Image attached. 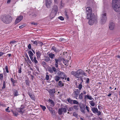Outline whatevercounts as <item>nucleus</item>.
Masks as SVG:
<instances>
[{
  "instance_id": "f257e3e1",
  "label": "nucleus",
  "mask_w": 120,
  "mask_h": 120,
  "mask_svg": "<svg viewBox=\"0 0 120 120\" xmlns=\"http://www.w3.org/2000/svg\"><path fill=\"white\" fill-rule=\"evenodd\" d=\"M86 10V18L87 19H90L89 21V24L90 25H93L95 22L97 21V18L95 16L94 13H92V10L90 7H87Z\"/></svg>"
},
{
  "instance_id": "f03ea898",
  "label": "nucleus",
  "mask_w": 120,
  "mask_h": 120,
  "mask_svg": "<svg viewBox=\"0 0 120 120\" xmlns=\"http://www.w3.org/2000/svg\"><path fill=\"white\" fill-rule=\"evenodd\" d=\"M1 21L5 24H9L12 21V18L10 15L6 14L2 15L0 16Z\"/></svg>"
},
{
  "instance_id": "7ed1b4c3",
  "label": "nucleus",
  "mask_w": 120,
  "mask_h": 120,
  "mask_svg": "<svg viewBox=\"0 0 120 120\" xmlns=\"http://www.w3.org/2000/svg\"><path fill=\"white\" fill-rule=\"evenodd\" d=\"M71 74L75 76L76 78H79L80 77V75H84L87 76V74L84 71L81 69H79L76 71H72L71 72Z\"/></svg>"
},
{
  "instance_id": "20e7f679",
  "label": "nucleus",
  "mask_w": 120,
  "mask_h": 120,
  "mask_svg": "<svg viewBox=\"0 0 120 120\" xmlns=\"http://www.w3.org/2000/svg\"><path fill=\"white\" fill-rule=\"evenodd\" d=\"M112 5L115 11H120V0H112Z\"/></svg>"
},
{
  "instance_id": "39448f33",
  "label": "nucleus",
  "mask_w": 120,
  "mask_h": 120,
  "mask_svg": "<svg viewBox=\"0 0 120 120\" xmlns=\"http://www.w3.org/2000/svg\"><path fill=\"white\" fill-rule=\"evenodd\" d=\"M58 10V7L56 5H54L52 9L51 15H55L57 13Z\"/></svg>"
},
{
  "instance_id": "423d86ee",
  "label": "nucleus",
  "mask_w": 120,
  "mask_h": 120,
  "mask_svg": "<svg viewBox=\"0 0 120 120\" xmlns=\"http://www.w3.org/2000/svg\"><path fill=\"white\" fill-rule=\"evenodd\" d=\"M67 112V110L65 108H63L59 109L58 110V113L60 115L62 114V112L64 113L66 112Z\"/></svg>"
},
{
  "instance_id": "0eeeda50",
  "label": "nucleus",
  "mask_w": 120,
  "mask_h": 120,
  "mask_svg": "<svg viewBox=\"0 0 120 120\" xmlns=\"http://www.w3.org/2000/svg\"><path fill=\"white\" fill-rule=\"evenodd\" d=\"M57 74L59 77H64L65 78V79H66L67 76L64 73L59 71L57 73Z\"/></svg>"
},
{
  "instance_id": "6e6552de",
  "label": "nucleus",
  "mask_w": 120,
  "mask_h": 120,
  "mask_svg": "<svg viewBox=\"0 0 120 120\" xmlns=\"http://www.w3.org/2000/svg\"><path fill=\"white\" fill-rule=\"evenodd\" d=\"M23 16L22 15H20L16 19L15 22V24H16L18 22H20L22 19Z\"/></svg>"
},
{
  "instance_id": "1a4fd4ad",
  "label": "nucleus",
  "mask_w": 120,
  "mask_h": 120,
  "mask_svg": "<svg viewBox=\"0 0 120 120\" xmlns=\"http://www.w3.org/2000/svg\"><path fill=\"white\" fill-rule=\"evenodd\" d=\"M45 1L46 6L48 8H49L52 3V0H45Z\"/></svg>"
},
{
  "instance_id": "9d476101",
  "label": "nucleus",
  "mask_w": 120,
  "mask_h": 120,
  "mask_svg": "<svg viewBox=\"0 0 120 120\" xmlns=\"http://www.w3.org/2000/svg\"><path fill=\"white\" fill-rule=\"evenodd\" d=\"M47 108L49 110L50 112L51 113L52 116L55 115V112L54 110L52 109V108L49 106H47Z\"/></svg>"
},
{
  "instance_id": "9b49d317",
  "label": "nucleus",
  "mask_w": 120,
  "mask_h": 120,
  "mask_svg": "<svg viewBox=\"0 0 120 120\" xmlns=\"http://www.w3.org/2000/svg\"><path fill=\"white\" fill-rule=\"evenodd\" d=\"M48 92L49 93L50 95L52 97H53L54 96V94L55 92V89H50L48 91Z\"/></svg>"
},
{
  "instance_id": "f8f14e48",
  "label": "nucleus",
  "mask_w": 120,
  "mask_h": 120,
  "mask_svg": "<svg viewBox=\"0 0 120 120\" xmlns=\"http://www.w3.org/2000/svg\"><path fill=\"white\" fill-rule=\"evenodd\" d=\"M13 94L14 95V97H16L19 96V94L17 90L13 89H12Z\"/></svg>"
},
{
  "instance_id": "ddd939ff",
  "label": "nucleus",
  "mask_w": 120,
  "mask_h": 120,
  "mask_svg": "<svg viewBox=\"0 0 120 120\" xmlns=\"http://www.w3.org/2000/svg\"><path fill=\"white\" fill-rule=\"evenodd\" d=\"M85 105L84 104L82 105V106H80V108L81 111L84 114L85 113Z\"/></svg>"
},
{
  "instance_id": "4468645a",
  "label": "nucleus",
  "mask_w": 120,
  "mask_h": 120,
  "mask_svg": "<svg viewBox=\"0 0 120 120\" xmlns=\"http://www.w3.org/2000/svg\"><path fill=\"white\" fill-rule=\"evenodd\" d=\"M115 27L114 24L113 23H110L109 24V29L110 30H113Z\"/></svg>"
},
{
  "instance_id": "2eb2a0df",
  "label": "nucleus",
  "mask_w": 120,
  "mask_h": 120,
  "mask_svg": "<svg viewBox=\"0 0 120 120\" xmlns=\"http://www.w3.org/2000/svg\"><path fill=\"white\" fill-rule=\"evenodd\" d=\"M100 19V22L101 23V24H104L105 22L107 19V18L104 19V18H101Z\"/></svg>"
},
{
  "instance_id": "dca6fc26",
  "label": "nucleus",
  "mask_w": 120,
  "mask_h": 120,
  "mask_svg": "<svg viewBox=\"0 0 120 120\" xmlns=\"http://www.w3.org/2000/svg\"><path fill=\"white\" fill-rule=\"evenodd\" d=\"M87 98L90 100L94 99V98H92L91 96L88 95H86L84 96V99L85 100H86Z\"/></svg>"
},
{
  "instance_id": "f3484780",
  "label": "nucleus",
  "mask_w": 120,
  "mask_h": 120,
  "mask_svg": "<svg viewBox=\"0 0 120 120\" xmlns=\"http://www.w3.org/2000/svg\"><path fill=\"white\" fill-rule=\"evenodd\" d=\"M10 80L12 83L13 86H15L16 85L15 83L17 82V80H14L12 78H11Z\"/></svg>"
},
{
  "instance_id": "a211bd4d",
  "label": "nucleus",
  "mask_w": 120,
  "mask_h": 120,
  "mask_svg": "<svg viewBox=\"0 0 120 120\" xmlns=\"http://www.w3.org/2000/svg\"><path fill=\"white\" fill-rule=\"evenodd\" d=\"M49 56L50 58L51 59H53L55 58V57L54 54H53L52 53H50L49 54Z\"/></svg>"
},
{
  "instance_id": "6ab92c4d",
  "label": "nucleus",
  "mask_w": 120,
  "mask_h": 120,
  "mask_svg": "<svg viewBox=\"0 0 120 120\" xmlns=\"http://www.w3.org/2000/svg\"><path fill=\"white\" fill-rule=\"evenodd\" d=\"M48 101L50 103L51 106L52 107H53L55 105V104L54 103V102L52 100L49 99L48 100Z\"/></svg>"
},
{
  "instance_id": "aec40b11",
  "label": "nucleus",
  "mask_w": 120,
  "mask_h": 120,
  "mask_svg": "<svg viewBox=\"0 0 120 120\" xmlns=\"http://www.w3.org/2000/svg\"><path fill=\"white\" fill-rule=\"evenodd\" d=\"M52 49L56 53L58 52L59 51L58 49L56 48L54 46H53L52 48Z\"/></svg>"
},
{
  "instance_id": "412c9836",
  "label": "nucleus",
  "mask_w": 120,
  "mask_h": 120,
  "mask_svg": "<svg viewBox=\"0 0 120 120\" xmlns=\"http://www.w3.org/2000/svg\"><path fill=\"white\" fill-rule=\"evenodd\" d=\"M36 54L37 55L36 56L38 58H39L40 57L41 54L40 53V52L39 51H36Z\"/></svg>"
},
{
  "instance_id": "4be33fe9",
  "label": "nucleus",
  "mask_w": 120,
  "mask_h": 120,
  "mask_svg": "<svg viewBox=\"0 0 120 120\" xmlns=\"http://www.w3.org/2000/svg\"><path fill=\"white\" fill-rule=\"evenodd\" d=\"M28 53L29 55L30 59H32V56H33L34 54L32 52L30 51H29L28 52Z\"/></svg>"
},
{
  "instance_id": "5701e85b",
  "label": "nucleus",
  "mask_w": 120,
  "mask_h": 120,
  "mask_svg": "<svg viewBox=\"0 0 120 120\" xmlns=\"http://www.w3.org/2000/svg\"><path fill=\"white\" fill-rule=\"evenodd\" d=\"M91 110L94 113L98 111V109L97 108L94 107L92 108L91 109Z\"/></svg>"
},
{
  "instance_id": "b1692460",
  "label": "nucleus",
  "mask_w": 120,
  "mask_h": 120,
  "mask_svg": "<svg viewBox=\"0 0 120 120\" xmlns=\"http://www.w3.org/2000/svg\"><path fill=\"white\" fill-rule=\"evenodd\" d=\"M68 10H66L64 12V13L65 14V16L66 17L67 19H68L69 18V16H68Z\"/></svg>"
},
{
  "instance_id": "393cba45",
  "label": "nucleus",
  "mask_w": 120,
  "mask_h": 120,
  "mask_svg": "<svg viewBox=\"0 0 120 120\" xmlns=\"http://www.w3.org/2000/svg\"><path fill=\"white\" fill-rule=\"evenodd\" d=\"M29 15L31 16L33 18H34L37 16L35 12H32L31 14H29Z\"/></svg>"
},
{
  "instance_id": "a878e982",
  "label": "nucleus",
  "mask_w": 120,
  "mask_h": 120,
  "mask_svg": "<svg viewBox=\"0 0 120 120\" xmlns=\"http://www.w3.org/2000/svg\"><path fill=\"white\" fill-rule=\"evenodd\" d=\"M106 15V13H102L101 15V18H104V19L107 18Z\"/></svg>"
},
{
  "instance_id": "bb28decb",
  "label": "nucleus",
  "mask_w": 120,
  "mask_h": 120,
  "mask_svg": "<svg viewBox=\"0 0 120 120\" xmlns=\"http://www.w3.org/2000/svg\"><path fill=\"white\" fill-rule=\"evenodd\" d=\"M25 82L26 85L28 86V87H29L30 86V82L29 79H26L25 80Z\"/></svg>"
},
{
  "instance_id": "cd10ccee",
  "label": "nucleus",
  "mask_w": 120,
  "mask_h": 120,
  "mask_svg": "<svg viewBox=\"0 0 120 120\" xmlns=\"http://www.w3.org/2000/svg\"><path fill=\"white\" fill-rule=\"evenodd\" d=\"M75 98H76L78 97V95L79 94V92H78L77 91H74Z\"/></svg>"
},
{
  "instance_id": "c85d7f7f",
  "label": "nucleus",
  "mask_w": 120,
  "mask_h": 120,
  "mask_svg": "<svg viewBox=\"0 0 120 120\" xmlns=\"http://www.w3.org/2000/svg\"><path fill=\"white\" fill-rule=\"evenodd\" d=\"M44 60L45 61L47 62L49 61H51L49 57L48 56H46Z\"/></svg>"
},
{
  "instance_id": "c756f323",
  "label": "nucleus",
  "mask_w": 120,
  "mask_h": 120,
  "mask_svg": "<svg viewBox=\"0 0 120 120\" xmlns=\"http://www.w3.org/2000/svg\"><path fill=\"white\" fill-rule=\"evenodd\" d=\"M60 78V77H59L58 75H56L55 77V80L56 82H58Z\"/></svg>"
},
{
  "instance_id": "7c9ffc66",
  "label": "nucleus",
  "mask_w": 120,
  "mask_h": 120,
  "mask_svg": "<svg viewBox=\"0 0 120 120\" xmlns=\"http://www.w3.org/2000/svg\"><path fill=\"white\" fill-rule=\"evenodd\" d=\"M38 41L37 40H36L35 41H34L33 40H31V42H32L33 44L35 46H37V43Z\"/></svg>"
},
{
  "instance_id": "2f4dec72",
  "label": "nucleus",
  "mask_w": 120,
  "mask_h": 120,
  "mask_svg": "<svg viewBox=\"0 0 120 120\" xmlns=\"http://www.w3.org/2000/svg\"><path fill=\"white\" fill-rule=\"evenodd\" d=\"M58 85L60 87H61L64 86V83L62 82L61 81H59Z\"/></svg>"
},
{
  "instance_id": "473e14b6",
  "label": "nucleus",
  "mask_w": 120,
  "mask_h": 120,
  "mask_svg": "<svg viewBox=\"0 0 120 120\" xmlns=\"http://www.w3.org/2000/svg\"><path fill=\"white\" fill-rule=\"evenodd\" d=\"M30 59L33 62H34L35 64H36L38 63V61L36 59H33V57H32V59Z\"/></svg>"
},
{
  "instance_id": "72a5a7b5",
  "label": "nucleus",
  "mask_w": 120,
  "mask_h": 120,
  "mask_svg": "<svg viewBox=\"0 0 120 120\" xmlns=\"http://www.w3.org/2000/svg\"><path fill=\"white\" fill-rule=\"evenodd\" d=\"M63 63L65 65H66V64L68 63V60H65L64 59H63Z\"/></svg>"
},
{
  "instance_id": "f704fd0d",
  "label": "nucleus",
  "mask_w": 120,
  "mask_h": 120,
  "mask_svg": "<svg viewBox=\"0 0 120 120\" xmlns=\"http://www.w3.org/2000/svg\"><path fill=\"white\" fill-rule=\"evenodd\" d=\"M43 43L41 41H40L38 40L37 43V45L38 44L39 45L41 46V47L43 45Z\"/></svg>"
},
{
  "instance_id": "c9c22d12",
  "label": "nucleus",
  "mask_w": 120,
  "mask_h": 120,
  "mask_svg": "<svg viewBox=\"0 0 120 120\" xmlns=\"http://www.w3.org/2000/svg\"><path fill=\"white\" fill-rule=\"evenodd\" d=\"M90 104L92 106H94L95 105V103L93 101H90Z\"/></svg>"
},
{
  "instance_id": "e433bc0d",
  "label": "nucleus",
  "mask_w": 120,
  "mask_h": 120,
  "mask_svg": "<svg viewBox=\"0 0 120 120\" xmlns=\"http://www.w3.org/2000/svg\"><path fill=\"white\" fill-rule=\"evenodd\" d=\"M83 94L82 93H81L79 96V99L80 100L82 99L83 98Z\"/></svg>"
},
{
  "instance_id": "4c0bfd02",
  "label": "nucleus",
  "mask_w": 120,
  "mask_h": 120,
  "mask_svg": "<svg viewBox=\"0 0 120 120\" xmlns=\"http://www.w3.org/2000/svg\"><path fill=\"white\" fill-rule=\"evenodd\" d=\"M30 98L34 101L35 100L34 96L32 94L29 95Z\"/></svg>"
},
{
  "instance_id": "58836bf2",
  "label": "nucleus",
  "mask_w": 120,
  "mask_h": 120,
  "mask_svg": "<svg viewBox=\"0 0 120 120\" xmlns=\"http://www.w3.org/2000/svg\"><path fill=\"white\" fill-rule=\"evenodd\" d=\"M59 41L62 42H65L66 41V40L64 38H60L59 39Z\"/></svg>"
},
{
  "instance_id": "ea45409f",
  "label": "nucleus",
  "mask_w": 120,
  "mask_h": 120,
  "mask_svg": "<svg viewBox=\"0 0 120 120\" xmlns=\"http://www.w3.org/2000/svg\"><path fill=\"white\" fill-rule=\"evenodd\" d=\"M32 94V90L31 89H29L28 90V92L27 93V94L29 95H30Z\"/></svg>"
},
{
  "instance_id": "a19ab883",
  "label": "nucleus",
  "mask_w": 120,
  "mask_h": 120,
  "mask_svg": "<svg viewBox=\"0 0 120 120\" xmlns=\"http://www.w3.org/2000/svg\"><path fill=\"white\" fill-rule=\"evenodd\" d=\"M93 0H88L87 3L88 4H91L93 3Z\"/></svg>"
},
{
  "instance_id": "79ce46f5",
  "label": "nucleus",
  "mask_w": 120,
  "mask_h": 120,
  "mask_svg": "<svg viewBox=\"0 0 120 120\" xmlns=\"http://www.w3.org/2000/svg\"><path fill=\"white\" fill-rule=\"evenodd\" d=\"M40 106L41 108L42 109L43 111H45V109H46L45 107L44 106L41 105H40Z\"/></svg>"
},
{
  "instance_id": "37998d69",
  "label": "nucleus",
  "mask_w": 120,
  "mask_h": 120,
  "mask_svg": "<svg viewBox=\"0 0 120 120\" xmlns=\"http://www.w3.org/2000/svg\"><path fill=\"white\" fill-rule=\"evenodd\" d=\"M67 100L71 104H73V100L69 99H68Z\"/></svg>"
},
{
  "instance_id": "c03bdc74",
  "label": "nucleus",
  "mask_w": 120,
  "mask_h": 120,
  "mask_svg": "<svg viewBox=\"0 0 120 120\" xmlns=\"http://www.w3.org/2000/svg\"><path fill=\"white\" fill-rule=\"evenodd\" d=\"M25 60L26 61V62L27 63H28L30 64H31L32 63V62L31 60H30L29 58V59L27 60H26V58H25Z\"/></svg>"
},
{
  "instance_id": "a18cd8bd",
  "label": "nucleus",
  "mask_w": 120,
  "mask_h": 120,
  "mask_svg": "<svg viewBox=\"0 0 120 120\" xmlns=\"http://www.w3.org/2000/svg\"><path fill=\"white\" fill-rule=\"evenodd\" d=\"M49 71L51 73H52L53 72V70H52V68L50 67L49 69Z\"/></svg>"
},
{
  "instance_id": "49530a36",
  "label": "nucleus",
  "mask_w": 120,
  "mask_h": 120,
  "mask_svg": "<svg viewBox=\"0 0 120 120\" xmlns=\"http://www.w3.org/2000/svg\"><path fill=\"white\" fill-rule=\"evenodd\" d=\"M5 86L6 83L5 82V81H4L3 82V86L2 88V90H3L5 87Z\"/></svg>"
},
{
  "instance_id": "de8ad7c7",
  "label": "nucleus",
  "mask_w": 120,
  "mask_h": 120,
  "mask_svg": "<svg viewBox=\"0 0 120 120\" xmlns=\"http://www.w3.org/2000/svg\"><path fill=\"white\" fill-rule=\"evenodd\" d=\"M55 63L56 64H58V62H60V59L59 58H58V59L56 58L55 59Z\"/></svg>"
},
{
  "instance_id": "09e8293b",
  "label": "nucleus",
  "mask_w": 120,
  "mask_h": 120,
  "mask_svg": "<svg viewBox=\"0 0 120 120\" xmlns=\"http://www.w3.org/2000/svg\"><path fill=\"white\" fill-rule=\"evenodd\" d=\"M41 64L42 65V66L44 67H45L44 65H46V63L44 61H42L41 62Z\"/></svg>"
},
{
  "instance_id": "8fccbe9b",
  "label": "nucleus",
  "mask_w": 120,
  "mask_h": 120,
  "mask_svg": "<svg viewBox=\"0 0 120 120\" xmlns=\"http://www.w3.org/2000/svg\"><path fill=\"white\" fill-rule=\"evenodd\" d=\"M3 74L2 73L0 74V80L1 81H2L3 79Z\"/></svg>"
},
{
  "instance_id": "3c124183",
  "label": "nucleus",
  "mask_w": 120,
  "mask_h": 120,
  "mask_svg": "<svg viewBox=\"0 0 120 120\" xmlns=\"http://www.w3.org/2000/svg\"><path fill=\"white\" fill-rule=\"evenodd\" d=\"M52 70L53 71L55 72V73H56L57 72L56 70V68L55 67H52Z\"/></svg>"
},
{
  "instance_id": "603ef678",
  "label": "nucleus",
  "mask_w": 120,
  "mask_h": 120,
  "mask_svg": "<svg viewBox=\"0 0 120 120\" xmlns=\"http://www.w3.org/2000/svg\"><path fill=\"white\" fill-rule=\"evenodd\" d=\"M82 87V85L81 84H80L79 85L78 88L79 90H80Z\"/></svg>"
},
{
  "instance_id": "864d4df0",
  "label": "nucleus",
  "mask_w": 120,
  "mask_h": 120,
  "mask_svg": "<svg viewBox=\"0 0 120 120\" xmlns=\"http://www.w3.org/2000/svg\"><path fill=\"white\" fill-rule=\"evenodd\" d=\"M58 18L61 20H64V18L62 16L58 17Z\"/></svg>"
},
{
  "instance_id": "5fc2aeb1",
  "label": "nucleus",
  "mask_w": 120,
  "mask_h": 120,
  "mask_svg": "<svg viewBox=\"0 0 120 120\" xmlns=\"http://www.w3.org/2000/svg\"><path fill=\"white\" fill-rule=\"evenodd\" d=\"M73 104H79V103L77 101L75 100H73Z\"/></svg>"
},
{
  "instance_id": "6e6d98bb",
  "label": "nucleus",
  "mask_w": 120,
  "mask_h": 120,
  "mask_svg": "<svg viewBox=\"0 0 120 120\" xmlns=\"http://www.w3.org/2000/svg\"><path fill=\"white\" fill-rule=\"evenodd\" d=\"M73 116L75 117H77L78 116V114L76 112H74L73 113Z\"/></svg>"
},
{
  "instance_id": "4d7b16f0",
  "label": "nucleus",
  "mask_w": 120,
  "mask_h": 120,
  "mask_svg": "<svg viewBox=\"0 0 120 120\" xmlns=\"http://www.w3.org/2000/svg\"><path fill=\"white\" fill-rule=\"evenodd\" d=\"M18 68L19 69L18 73H20L22 72L21 67L20 66L19 68Z\"/></svg>"
},
{
  "instance_id": "13d9d810",
  "label": "nucleus",
  "mask_w": 120,
  "mask_h": 120,
  "mask_svg": "<svg viewBox=\"0 0 120 120\" xmlns=\"http://www.w3.org/2000/svg\"><path fill=\"white\" fill-rule=\"evenodd\" d=\"M5 69L6 70V72L7 73H8L9 72V71L8 70V67L7 66H6Z\"/></svg>"
},
{
  "instance_id": "bf43d9fd",
  "label": "nucleus",
  "mask_w": 120,
  "mask_h": 120,
  "mask_svg": "<svg viewBox=\"0 0 120 120\" xmlns=\"http://www.w3.org/2000/svg\"><path fill=\"white\" fill-rule=\"evenodd\" d=\"M73 107L74 109L75 110H77L78 109V105H74V106Z\"/></svg>"
},
{
  "instance_id": "052dcab7",
  "label": "nucleus",
  "mask_w": 120,
  "mask_h": 120,
  "mask_svg": "<svg viewBox=\"0 0 120 120\" xmlns=\"http://www.w3.org/2000/svg\"><path fill=\"white\" fill-rule=\"evenodd\" d=\"M49 79V75H46V77L45 78V79L46 80H48Z\"/></svg>"
},
{
  "instance_id": "680f3d73",
  "label": "nucleus",
  "mask_w": 120,
  "mask_h": 120,
  "mask_svg": "<svg viewBox=\"0 0 120 120\" xmlns=\"http://www.w3.org/2000/svg\"><path fill=\"white\" fill-rule=\"evenodd\" d=\"M9 107H8L7 109H5V111L6 112H10V111L9 110Z\"/></svg>"
},
{
  "instance_id": "e2e57ef3",
  "label": "nucleus",
  "mask_w": 120,
  "mask_h": 120,
  "mask_svg": "<svg viewBox=\"0 0 120 120\" xmlns=\"http://www.w3.org/2000/svg\"><path fill=\"white\" fill-rule=\"evenodd\" d=\"M28 48L29 49H31V44H29L28 46Z\"/></svg>"
},
{
  "instance_id": "0e129e2a",
  "label": "nucleus",
  "mask_w": 120,
  "mask_h": 120,
  "mask_svg": "<svg viewBox=\"0 0 120 120\" xmlns=\"http://www.w3.org/2000/svg\"><path fill=\"white\" fill-rule=\"evenodd\" d=\"M79 78H80L81 80L82 81V82H80V84H82V82H83V80L82 79H83L82 77V76H80V77H79Z\"/></svg>"
},
{
  "instance_id": "69168bd1",
  "label": "nucleus",
  "mask_w": 120,
  "mask_h": 120,
  "mask_svg": "<svg viewBox=\"0 0 120 120\" xmlns=\"http://www.w3.org/2000/svg\"><path fill=\"white\" fill-rule=\"evenodd\" d=\"M25 56H26V57L27 58V59H29V58L26 53H25Z\"/></svg>"
},
{
  "instance_id": "338daca9",
  "label": "nucleus",
  "mask_w": 120,
  "mask_h": 120,
  "mask_svg": "<svg viewBox=\"0 0 120 120\" xmlns=\"http://www.w3.org/2000/svg\"><path fill=\"white\" fill-rule=\"evenodd\" d=\"M13 115L15 116H16L18 115V114L16 112H13Z\"/></svg>"
},
{
  "instance_id": "774afa93",
  "label": "nucleus",
  "mask_w": 120,
  "mask_h": 120,
  "mask_svg": "<svg viewBox=\"0 0 120 120\" xmlns=\"http://www.w3.org/2000/svg\"><path fill=\"white\" fill-rule=\"evenodd\" d=\"M16 42V41H11L10 42V44H14Z\"/></svg>"
}]
</instances>
